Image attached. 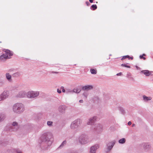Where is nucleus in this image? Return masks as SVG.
Instances as JSON below:
<instances>
[{
  "mask_svg": "<svg viewBox=\"0 0 153 153\" xmlns=\"http://www.w3.org/2000/svg\"><path fill=\"white\" fill-rule=\"evenodd\" d=\"M13 110L16 113H20L24 110L23 105L21 103H17L14 105Z\"/></svg>",
  "mask_w": 153,
  "mask_h": 153,
  "instance_id": "f257e3e1",
  "label": "nucleus"
},
{
  "mask_svg": "<svg viewBox=\"0 0 153 153\" xmlns=\"http://www.w3.org/2000/svg\"><path fill=\"white\" fill-rule=\"evenodd\" d=\"M39 94V92H34L33 91H29L27 94L28 97H35L37 96Z\"/></svg>",
  "mask_w": 153,
  "mask_h": 153,
  "instance_id": "f03ea898",
  "label": "nucleus"
},
{
  "mask_svg": "<svg viewBox=\"0 0 153 153\" xmlns=\"http://www.w3.org/2000/svg\"><path fill=\"white\" fill-rule=\"evenodd\" d=\"M10 58L7 54H4L0 56V60L1 61H4L7 59H9Z\"/></svg>",
  "mask_w": 153,
  "mask_h": 153,
  "instance_id": "7ed1b4c3",
  "label": "nucleus"
},
{
  "mask_svg": "<svg viewBox=\"0 0 153 153\" xmlns=\"http://www.w3.org/2000/svg\"><path fill=\"white\" fill-rule=\"evenodd\" d=\"M79 124V121L78 120L74 121L71 125V127L72 128L74 129L76 128L77 126V124Z\"/></svg>",
  "mask_w": 153,
  "mask_h": 153,
  "instance_id": "20e7f679",
  "label": "nucleus"
},
{
  "mask_svg": "<svg viewBox=\"0 0 153 153\" xmlns=\"http://www.w3.org/2000/svg\"><path fill=\"white\" fill-rule=\"evenodd\" d=\"M99 147L98 145H96L91 147L90 152L91 153H95L96 150Z\"/></svg>",
  "mask_w": 153,
  "mask_h": 153,
  "instance_id": "39448f33",
  "label": "nucleus"
},
{
  "mask_svg": "<svg viewBox=\"0 0 153 153\" xmlns=\"http://www.w3.org/2000/svg\"><path fill=\"white\" fill-rule=\"evenodd\" d=\"M92 88L93 86L92 85H88L83 87L82 89L83 90H88L92 89Z\"/></svg>",
  "mask_w": 153,
  "mask_h": 153,
  "instance_id": "423d86ee",
  "label": "nucleus"
},
{
  "mask_svg": "<svg viewBox=\"0 0 153 153\" xmlns=\"http://www.w3.org/2000/svg\"><path fill=\"white\" fill-rule=\"evenodd\" d=\"M141 72L143 74L146 76H149L151 74V73H150L149 71L147 70L143 71H141Z\"/></svg>",
  "mask_w": 153,
  "mask_h": 153,
  "instance_id": "0eeeda50",
  "label": "nucleus"
},
{
  "mask_svg": "<svg viewBox=\"0 0 153 153\" xmlns=\"http://www.w3.org/2000/svg\"><path fill=\"white\" fill-rule=\"evenodd\" d=\"M25 92L24 91L20 92L17 95V97H25Z\"/></svg>",
  "mask_w": 153,
  "mask_h": 153,
  "instance_id": "6e6552de",
  "label": "nucleus"
},
{
  "mask_svg": "<svg viewBox=\"0 0 153 153\" xmlns=\"http://www.w3.org/2000/svg\"><path fill=\"white\" fill-rule=\"evenodd\" d=\"M96 120V117H94L92 119H90L89 121L88 122V125H92L94 123L95 121Z\"/></svg>",
  "mask_w": 153,
  "mask_h": 153,
  "instance_id": "1a4fd4ad",
  "label": "nucleus"
},
{
  "mask_svg": "<svg viewBox=\"0 0 153 153\" xmlns=\"http://www.w3.org/2000/svg\"><path fill=\"white\" fill-rule=\"evenodd\" d=\"M9 92L7 91H4L1 94L3 95V96L4 97V99H5L7 97L9 96Z\"/></svg>",
  "mask_w": 153,
  "mask_h": 153,
  "instance_id": "9d476101",
  "label": "nucleus"
},
{
  "mask_svg": "<svg viewBox=\"0 0 153 153\" xmlns=\"http://www.w3.org/2000/svg\"><path fill=\"white\" fill-rule=\"evenodd\" d=\"M127 58H128L129 59H131V60H132L133 59V57H130L129 56L126 55V56H123V57L121 58V59L122 60H123Z\"/></svg>",
  "mask_w": 153,
  "mask_h": 153,
  "instance_id": "9b49d317",
  "label": "nucleus"
},
{
  "mask_svg": "<svg viewBox=\"0 0 153 153\" xmlns=\"http://www.w3.org/2000/svg\"><path fill=\"white\" fill-rule=\"evenodd\" d=\"M143 97L144 100L145 101H148L149 100H151L152 99V97H147L145 95H143Z\"/></svg>",
  "mask_w": 153,
  "mask_h": 153,
  "instance_id": "f8f14e48",
  "label": "nucleus"
},
{
  "mask_svg": "<svg viewBox=\"0 0 153 153\" xmlns=\"http://www.w3.org/2000/svg\"><path fill=\"white\" fill-rule=\"evenodd\" d=\"M126 141V140L125 138H123L122 139H120L119 141V142L120 143H125Z\"/></svg>",
  "mask_w": 153,
  "mask_h": 153,
  "instance_id": "ddd939ff",
  "label": "nucleus"
},
{
  "mask_svg": "<svg viewBox=\"0 0 153 153\" xmlns=\"http://www.w3.org/2000/svg\"><path fill=\"white\" fill-rule=\"evenodd\" d=\"M73 91L74 92L79 93L80 91L81 90L77 88L74 89Z\"/></svg>",
  "mask_w": 153,
  "mask_h": 153,
  "instance_id": "4468645a",
  "label": "nucleus"
},
{
  "mask_svg": "<svg viewBox=\"0 0 153 153\" xmlns=\"http://www.w3.org/2000/svg\"><path fill=\"white\" fill-rule=\"evenodd\" d=\"M91 8L93 10H94L97 8V7L96 5L94 4L92 5Z\"/></svg>",
  "mask_w": 153,
  "mask_h": 153,
  "instance_id": "2eb2a0df",
  "label": "nucleus"
},
{
  "mask_svg": "<svg viewBox=\"0 0 153 153\" xmlns=\"http://www.w3.org/2000/svg\"><path fill=\"white\" fill-rule=\"evenodd\" d=\"M7 78L8 80H10L11 79V75L9 74H6Z\"/></svg>",
  "mask_w": 153,
  "mask_h": 153,
  "instance_id": "dca6fc26",
  "label": "nucleus"
},
{
  "mask_svg": "<svg viewBox=\"0 0 153 153\" xmlns=\"http://www.w3.org/2000/svg\"><path fill=\"white\" fill-rule=\"evenodd\" d=\"M91 72V74H96V71L94 69H91L90 70Z\"/></svg>",
  "mask_w": 153,
  "mask_h": 153,
  "instance_id": "f3484780",
  "label": "nucleus"
},
{
  "mask_svg": "<svg viewBox=\"0 0 153 153\" xmlns=\"http://www.w3.org/2000/svg\"><path fill=\"white\" fill-rule=\"evenodd\" d=\"M6 54H7L8 55V56H12L13 55V54L12 52H11L10 51H7V53H6Z\"/></svg>",
  "mask_w": 153,
  "mask_h": 153,
  "instance_id": "a211bd4d",
  "label": "nucleus"
},
{
  "mask_svg": "<svg viewBox=\"0 0 153 153\" xmlns=\"http://www.w3.org/2000/svg\"><path fill=\"white\" fill-rule=\"evenodd\" d=\"M85 139H81V138L79 139V141L82 144H85L86 143L85 142Z\"/></svg>",
  "mask_w": 153,
  "mask_h": 153,
  "instance_id": "6ab92c4d",
  "label": "nucleus"
},
{
  "mask_svg": "<svg viewBox=\"0 0 153 153\" xmlns=\"http://www.w3.org/2000/svg\"><path fill=\"white\" fill-rule=\"evenodd\" d=\"M146 55L144 54H143L142 55H140V58L141 59H143L144 60L146 59V58L144 57V56H145Z\"/></svg>",
  "mask_w": 153,
  "mask_h": 153,
  "instance_id": "aec40b11",
  "label": "nucleus"
},
{
  "mask_svg": "<svg viewBox=\"0 0 153 153\" xmlns=\"http://www.w3.org/2000/svg\"><path fill=\"white\" fill-rule=\"evenodd\" d=\"M121 66H122L126 67L129 68H130V67L127 64H122L121 65Z\"/></svg>",
  "mask_w": 153,
  "mask_h": 153,
  "instance_id": "412c9836",
  "label": "nucleus"
},
{
  "mask_svg": "<svg viewBox=\"0 0 153 153\" xmlns=\"http://www.w3.org/2000/svg\"><path fill=\"white\" fill-rule=\"evenodd\" d=\"M4 99V97L2 94H1L0 95V101L3 100Z\"/></svg>",
  "mask_w": 153,
  "mask_h": 153,
  "instance_id": "4be33fe9",
  "label": "nucleus"
},
{
  "mask_svg": "<svg viewBox=\"0 0 153 153\" xmlns=\"http://www.w3.org/2000/svg\"><path fill=\"white\" fill-rule=\"evenodd\" d=\"M53 122L51 121H48L47 124L48 126H51L52 125Z\"/></svg>",
  "mask_w": 153,
  "mask_h": 153,
  "instance_id": "5701e85b",
  "label": "nucleus"
},
{
  "mask_svg": "<svg viewBox=\"0 0 153 153\" xmlns=\"http://www.w3.org/2000/svg\"><path fill=\"white\" fill-rule=\"evenodd\" d=\"M17 125V123H16V122H13V126H15L16 125Z\"/></svg>",
  "mask_w": 153,
  "mask_h": 153,
  "instance_id": "b1692460",
  "label": "nucleus"
},
{
  "mask_svg": "<svg viewBox=\"0 0 153 153\" xmlns=\"http://www.w3.org/2000/svg\"><path fill=\"white\" fill-rule=\"evenodd\" d=\"M66 142L65 141H64L63 143H62V144L61 145V146H63L64 144H65L66 143Z\"/></svg>",
  "mask_w": 153,
  "mask_h": 153,
  "instance_id": "393cba45",
  "label": "nucleus"
},
{
  "mask_svg": "<svg viewBox=\"0 0 153 153\" xmlns=\"http://www.w3.org/2000/svg\"><path fill=\"white\" fill-rule=\"evenodd\" d=\"M114 145V144H112L111 146H110V147H108V149L109 150H111V149L113 147Z\"/></svg>",
  "mask_w": 153,
  "mask_h": 153,
  "instance_id": "a878e982",
  "label": "nucleus"
},
{
  "mask_svg": "<svg viewBox=\"0 0 153 153\" xmlns=\"http://www.w3.org/2000/svg\"><path fill=\"white\" fill-rule=\"evenodd\" d=\"M57 91L59 93H61V91L59 90V89H57Z\"/></svg>",
  "mask_w": 153,
  "mask_h": 153,
  "instance_id": "bb28decb",
  "label": "nucleus"
},
{
  "mask_svg": "<svg viewBox=\"0 0 153 153\" xmlns=\"http://www.w3.org/2000/svg\"><path fill=\"white\" fill-rule=\"evenodd\" d=\"M122 74V73L121 72L117 74V76H120Z\"/></svg>",
  "mask_w": 153,
  "mask_h": 153,
  "instance_id": "cd10ccee",
  "label": "nucleus"
},
{
  "mask_svg": "<svg viewBox=\"0 0 153 153\" xmlns=\"http://www.w3.org/2000/svg\"><path fill=\"white\" fill-rule=\"evenodd\" d=\"M62 92H65V90L64 89V87H62Z\"/></svg>",
  "mask_w": 153,
  "mask_h": 153,
  "instance_id": "c85d7f7f",
  "label": "nucleus"
},
{
  "mask_svg": "<svg viewBox=\"0 0 153 153\" xmlns=\"http://www.w3.org/2000/svg\"><path fill=\"white\" fill-rule=\"evenodd\" d=\"M16 153H22V152L20 151L19 150H17L16 151Z\"/></svg>",
  "mask_w": 153,
  "mask_h": 153,
  "instance_id": "c756f323",
  "label": "nucleus"
},
{
  "mask_svg": "<svg viewBox=\"0 0 153 153\" xmlns=\"http://www.w3.org/2000/svg\"><path fill=\"white\" fill-rule=\"evenodd\" d=\"M131 124V121H129L128 123V125H130Z\"/></svg>",
  "mask_w": 153,
  "mask_h": 153,
  "instance_id": "7c9ffc66",
  "label": "nucleus"
},
{
  "mask_svg": "<svg viewBox=\"0 0 153 153\" xmlns=\"http://www.w3.org/2000/svg\"><path fill=\"white\" fill-rule=\"evenodd\" d=\"M46 136V135H43L42 137V138H44V137L45 136Z\"/></svg>",
  "mask_w": 153,
  "mask_h": 153,
  "instance_id": "2f4dec72",
  "label": "nucleus"
},
{
  "mask_svg": "<svg viewBox=\"0 0 153 153\" xmlns=\"http://www.w3.org/2000/svg\"><path fill=\"white\" fill-rule=\"evenodd\" d=\"M89 1L91 3H92L93 2V0H89Z\"/></svg>",
  "mask_w": 153,
  "mask_h": 153,
  "instance_id": "473e14b6",
  "label": "nucleus"
},
{
  "mask_svg": "<svg viewBox=\"0 0 153 153\" xmlns=\"http://www.w3.org/2000/svg\"><path fill=\"white\" fill-rule=\"evenodd\" d=\"M79 102H83V100H80L79 101Z\"/></svg>",
  "mask_w": 153,
  "mask_h": 153,
  "instance_id": "72a5a7b5",
  "label": "nucleus"
},
{
  "mask_svg": "<svg viewBox=\"0 0 153 153\" xmlns=\"http://www.w3.org/2000/svg\"><path fill=\"white\" fill-rule=\"evenodd\" d=\"M135 126V125L134 124H133V125H132V126Z\"/></svg>",
  "mask_w": 153,
  "mask_h": 153,
  "instance_id": "f704fd0d",
  "label": "nucleus"
},
{
  "mask_svg": "<svg viewBox=\"0 0 153 153\" xmlns=\"http://www.w3.org/2000/svg\"><path fill=\"white\" fill-rule=\"evenodd\" d=\"M86 3H87V4H88V2H86Z\"/></svg>",
  "mask_w": 153,
  "mask_h": 153,
  "instance_id": "c9c22d12",
  "label": "nucleus"
},
{
  "mask_svg": "<svg viewBox=\"0 0 153 153\" xmlns=\"http://www.w3.org/2000/svg\"><path fill=\"white\" fill-rule=\"evenodd\" d=\"M86 3H87V4H88V2H86Z\"/></svg>",
  "mask_w": 153,
  "mask_h": 153,
  "instance_id": "e433bc0d",
  "label": "nucleus"
}]
</instances>
